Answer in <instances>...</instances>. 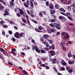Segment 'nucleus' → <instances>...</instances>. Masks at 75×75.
<instances>
[{"label":"nucleus","instance_id":"obj_1","mask_svg":"<svg viewBox=\"0 0 75 75\" xmlns=\"http://www.w3.org/2000/svg\"><path fill=\"white\" fill-rule=\"evenodd\" d=\"M61 34L62 36H63V40H66L69 38L70 35L68 33L65 32H63L61 33Z\"/></svg>","mask_w":75,"mask_h":75},{"label":"nucleus","instance_id":"obj_2","mask_svg":"<svg viewBox=\"0 0 75 75\" xmlns=\"http://www.w3.org/2000/svg\"><path fill=\"white\" fill-rule=\"evenodd\" d=\"M0 51L1 52L3 53V54H4V55L7 56V57H9L10 54H9L8 52L4 50L1 47H0Z\"/></svg>","mask_w":75,"mask_h":75},{"label":"nucleus","instance_id":"obj_3","mask_svg":"<svg viewBox=\"0 0 75 75\" xmlns=\"http://www.w3.org/2000/svg\"><path fill=\"white\" fill-rule=\"evenodd\" d=\"M32 48L33 51H34V49H35L37 52H38V53H40V52H41L40 50L38 48V47L37 46H32Z\"/></svg>","mask_w":75,"mask_h":75},{"label":"nucleus","instance_id":"obj_4","mask_svg":"<svg viewBox=\"0 0 75 75\" xmlns=\"http://www.w3.org/2000/svg\"><path fill=\"white\" fill-rule=\"evenodd\" d=\"M11 50L12 51H11V54H13V55H14V56H16V55H17V52H15L17 51V50H16L14 48H12L11 49Z\"/></svg>","mask_w":75,"mask_h":75},{"label":"nucleus","instance_id":"obj_5","mask_svg":"<svg viewBox=\"0 0 75 75\" xmlns=\"http://www.w3.org/2000/svg\"><path fill=\"white\" fill-rule=\"evenodd\" d=\"M48 53L50 54L51 56H54L55 55V52L54 50L49 51Z\"/></svg>","mask_w":75,"mask_h":75},{"label":"nucleus","instance_id":"obj_6","mask_svg":"<svg viewBox=\"0 0 75 75\" xmlns=\"http://www.w3.org/2000/svg\"><path fill=\"white\" fill-rule=\"evenodd\" d=\"M14 37L17 38H18V39H19V38H20V37L19 35V33L18 32H16L14 34Z\"/></svg>","mask_w":75,"mask_h":75},{"label":"nucleus","instance_id":"obj_7","mask_svg":"<svg viewBox=\"0 0 75 75\" xmlns=\"http://www.w3.org/2000/svg\"><path fill=\"white\" fill-rule=\"evenodd\" d=\"M17 9L19 10V13L20 14H21V15H23V14H24V12L23 10H21V9L19 8H18Z\"/></svg>","mask_w":75,"mask_h":75},{"label":"nucleus","instance_id":"obj_8","mask_svg":"<svg viewBox=\"0 0 75 75\" xmlns=\"http://www.w3.org/2000/svg\"><path fill=\"white\" fill-rule=\"evenodd\" d=\"M51 48L52 50H55V45L54 44H52L51 46H50L49 47V49H51Z\"/></svg>","mask_w":75,"mask_h":75},{"label":"nucleus","instance_id":"obj_9","mask_svg":"<svg viewBox=\"0 0 75 75\" xmlns=\"http://www.w3.org/2000/svg\"><path fill=\"white\" fill-rule=\"evenodd\" d=\"M50 10L51 14H52V15H54V14H55V11L52 9H50Z\"/></svg>","mask_w":75,"mask_h":75},{"label":"nucleus","instance_id":"obj_10","mask_svg":"<svg viewBox=\"0 0 75 75\" xmlns=\"http://www.w3.org/2000/svg\"><path fill=\"white\" fill-rule=\"evenodd\" d=\"M5 12L4 13V16H9V14H10V13L8 12V11H5Z\"/></svg>","mask_w":75,"mask_h":75},{"label":"nucleus","instance_id":"obj_11","mask_svg":"<svg viewBox=\"0 0 75 75\" xmlns=\"http://www.w3.org/2000/svg\"><path fill=\"white\" fill-rule=\"evenodd\" d=\"M49 7L51 9H54V5L52 3H50L49 4Z\"/></svg>","mask_w":75,"mask_h":75},{"label":"nucleus","instance_id":"obj_12","mask_svg":"<svg viewBox=\"0 0 75 75\" xmlns=\"http://www.w3.org/2000/svg\"><path fill=\"white\" fill-rule=\"evenodd\" d=\"M43 37L45 40L47 39V38H49V35L47 34L44 35H43Z\"/></svg>","mask_w":75,"mask_h":75},{"label":"nucleus","instance_id":"obj_13","mask_svg":"<svg viewBox=\"0 0 75 75\" xmlns=\"http://www.w3.org/2000/svg\"><path fill=\"white\" fill-rule=\"evenodd\" d=\"M40 52L42 54H45L46 53H47V52L44 50L41 49L40 50Z\"/></svg>","mask_w":75,"mask_h":75},{"label":"nucleus","instance_id":"obj_14","mask_svg":"<svg viewBox=\"0 0 75 75\" xmlns=\"http://www.w3.org/2000/svg\"><path fill=\"white\" fill-rule=\"evenodd\" d=\"M68 63H69V64L70 65H72V64H74V61H68Z\"/></svg>","mask_w":75,"mask_h":75},{"label":"nucleus","instance_id":"obj_15","mask_svg":"<svg viewBox=\"0 0 75 75\" xmlns=\"http://www.w3.org/2000/svg\"><path fill=\"white\" fill-rule=\"evenodd\" d=\"M66 45V43L64 42H61L60 43V45L62 46V47H64V45Z\"/></svg>","mask_w":75,"mask_h":75},{"label":"nucleus","instance_id":"obj_16","mask_svg":"<svg viewBox=\"0 0 75 75\" xmlns=\"http://www.w3.org/2000/svg\"><path fill=\"white\" fill-rule=\"evenodd\" d=\"M39 16H40V17H43V14L41 12H39Z\"/></svg>","mask_w":75,"mask_h":75},{"label":"nucleus","instance_id":"obj_17","mask_svg":"<svg viewBox=\"0 0 75 75\" xmlns=\"http://www.w3.org/2000/svg\"><path fill=\"white\" fill-rule=\"evenodd\" d=\"M4 8V7L2 6V5L0 3V10H3V9Z\"/></svg>","mask_w":75,"mask_h":75},{"label":"nucleus","instance_id":"obj_18","mask_svg":"<svg viewBox=\"0 0 75 75\" xmlns=\"http://www.w3.org/2000/svg\"><path fill=\"white\" fill-rule=\"evenodd\" d=\"M68 72L70 74H72V73L73 72V69H70L68 70Z\"/></svg>","mask_w":75,"mask_h":75},{"label":"nucleus","instance_id":"obj_19","mask_svg":"<svg viewBox=\"0 0 75 75\" xmlns=\"http://www.w3.org/2000/svg\"><path fill=\"white\" fill-rule=\"evenodd\" d=\"M56 61H57V59H56V58L53 59L52 61V63H53V64H55L56 63L55 62Z\"/></svg>","mask_w":75,"mask_h":75},{"label":"nucleus","instance_id":"obj_20","mask_svg":"<svg viewBox=\"0 0 75 75\" xmlns=\"http://www.w3.org/2000/svg\"><path fill=\"white\" fill-rule=\"evenodd\" d=\"M8 22H9V23H10L11 24L13 25V24H15V23L14 22H13L11 21L10 20H8Z\"/></svg>","mask_w":75,"mask_h":75},{"label":"nucleus","instance_id":"obj_21","mask_svg":"<svg viewBox=\"0 0 75 75\" xmlns=\"http://www.w3.org/2000/svg\"><path fill=\"white\" fill-rule=\"evenodd\" d=\"M8 22H9V23H10L11 24L13 25V24H15V23L14 22H13L11 21L10 20H8Z\"/></svg>","mask_w":75,"mask_h":75},{"label":"nucleus","instance_id":"obj_22","mask_svg":"<svg viewBox=\"0 0 75 75\" xmlns=\"http://www.w3.org/2000/svg\"><path fill=\"white\" fill-rule=\"evenodd\" d=\"M68 56L69 58H71V57H72V54L70 52H69L68 54Z\"/></svg>","mask_w":75,"mask_h":75},{"label":"nucleus","instance_id":"obj_23","mask_svg":"<svg viewBox=\"0 0 75 75\" xmlns=\"http://www.w3.org/2000/svg\"><path fill=\"white\" fill-rule=\"evenodd\" d=\"M55 7L57 9H58L59 8V5L58 4H55Z\"/></svg>","mask_w":75,"mask_h":75},{"label":"nucleus","instance_id":"obj_24","mask_svg":"<svg viewBox=\"0 0 75 75\" xmlns=\"http://www.w3.org/2000/svg\"><path fill=\"white\" fill-rule=\"evenodd\" d=\"M52 17L53 18L54 20H56L57 19V16L55 15H52Z\"/></svg>","mask_w":75,"mask_h":75},{"label":"nucleus","instance_id":"obj_25","mask_svg":"<svg viewBox=\"0 0 75 75\" xmlns=\"http://www.w3.org/2000/svg\"><path fill=\"white\" fill-rule=\"evenodd\" d=\"M53 25L55 27H56L57 25H59V24L58 23H53Z\"/></svg>","mask_w":75,"mask_h":75},{"label":"nucleus","instance_id":"obj_26","mask_svg":"<svg viewBox=\"0 0 75 75\" xmlns=\"http://www.w3.org/2000/svg\"><path fill=\"white\" fill-rule=\"evenodd\" d=\"M38 29L40 30H43V29H44V28H43V27H42V26H38Z\"/></svg>","mask_w":75,"mask_h":75},{"label":"nucleus","instance_id":"obj_27","mask_svg":"<svg viewBox=\"0 0 75 75\" xmlns=\"http://www.w3.org/2000/svg\"><path fill=\"white\" fill-rule=\"evenodd\" d=\"M59 11H63V12H65V9H64L63 8H60L59 9Z\"/></svg>","mask_w":75,"mask_h":75},{"label":"nucleus","instance_id":"obj_28","mask_svg":"<svg viewBox=\"0 0 75 75\" xmlns=\"http://www.w3.org/2000/svg\"><path fill=\"white\" fill-rule=\"evenodd\" d=\"M30 6L32 7H33L34 6V4L33 2L31 1H30Z\"/></svg>","mask_w":75,"mask_h":75},{"label":"nucleus","instance_id":"obj_29","mask_svg":"<svg viewBox=\"0 0 75 75\" xmlns=\"http://www.w3.org/2000/svg\"><path fill=\"white\" fill-rule=\"evenodd\" d=\"M66 16H67V17H68V16H71V15L70 13L69 12H67L66 13Z\"/></svg>","mask_w":75,"mask_h":75},{"label":"nucleus","instance_id":"obj_30","mask_svg":"<svg viewBox=\"0 0 75 75\" xmlns=\"http://www.w3.org/2000/svg\"><path fill=\"white\" fill-rule=\"evenodd\" d=\"M60 25L59 24V25H57L56 27L57 30H61V27L59 26Z\"/></svg>","mask_w":75,"mask_h":75},{"label":"nucleus","instance_id":"obj_31","mask_svg":"<svg viewBox=\"0 0 75 75\" xmlns=\"http://www.w3.org/2000/svg\"><path fill=\"white\" fill-rule=\"evenodd\" d=\"M47 31L48 33H51V28H48L47 29Z\"/></svg>","mask_w":75,"mask_h":75},{"label":"nucleus","instance_id":"obj_32","mask_svg":"<svg viewBox=\"0 0 75 75\" xmlns=\"http://www.w3.org/2000/svg\"><path fill=\"white\" fill-rule=\"evenodd\" d=\"M67 18H68V19L71 21H72L73 20L71 16H67Z\"/></svg>","mask_w":75,"mask_h":75},{"label":"nucleus","instance_id":"obj_33","mask_svg":"<svg viewBox=\"0 0 75 75\" xmlns=\"http://www.w3.org/2000/svg\"><path fill=\"white\" fill-rule=\"evenodd\" d=\"M24 34H25V33L23 32H22L21 33H20L19 34V36L21 37H23V35H24Z\"/></svg>","mask_w":75,"mask_h":75},{"label":"nucleus","instance_id":"obj_34","mask_svg":"<svg viewBox=\"0 0 75 75\" xmlns=\"http://www.w3.org/2000/svg\"><path fill=\"white\" fill-rule=\"evenodd\" d=\"M23 73H24V74H25L26 75L28 74V73H27V71H26L25 70H23Z\"/></svg>","mask_w":75,"mask_h":75},{"label":"nucleus","instance_id":"obj_35","mask_svg":"<svg viewBox=\"0 0 75 75\" xmlns=\"http://www.w3.org/2000/svg\"><path fill=\"white\" fill-rule=\"evenodd\" d=\"M49 25L51 27H52L53 28H54V24L52 23H51Z\"/></svg>","mask_w":75,"mask_h":75},{"label":"nucleus","instance_id":"obj_36","mask_svg":"<svg viewBox=\"0 0 75 75\" xmlns=\"http://www.w3.org/2000/svg\"><path fill=\"white\" fill-rule=\"evenodd\" d=\"M56 20L53 19H52L50 20V21L51 23H54V22H55V21H56Z\"/></svg>","mask_w":75,"mask_h":75},{"label":"nucleus","instance_id":"obj_37","mask_svg":"<svg viewBox=\"0 0 75 75\" xmlns=\"http://www.w3.org/2000/svg\"><path fill=\"white\" fill-rule=\"evenodd\" d=\"M14 5V3L12 1H11L10 3V6H11V7L13 6Z\"/></svg>","mask_w":75,"mask_h":75},{"label":"nucleus","instance_id":"obj_38","mask_svg":"<svg viewBox=\"0 0 75 75\" xmlns=\"http://www.w3.org/2000/svg\"><path fill=\"white\" fill-rule=\"evenodd\" d=\"M54 29L53 28H50V33H52V32H54Z\"/></svg>","mask_w":75,"mask_h":75},{"label":"nucleus","instance_id":"obj_39","mask_svg":"<svg viewBox=\"0 0 75 75\" xmlns=\"http://www.w3.org/2000/svg\"><path fill=\"white\" fill-rule=\"evenodd\" d=\"M23 4H24V6H25V7H27V8H28L29 6H28V5L27 4H26L25 3H24Z\"/></svg>","mask_w":75,"mask_h":75},{"label":"nucleus","instance_id":"obj_40","mask_svg":"<svg viewBox=\"0 0 75 75\" xmlns=\"http://www.w3.org/2000/svg\"><path fill=\"white\" fill-rule=\"evenodd\" d=\"M49 42L50 44H52L53 43V41H52V40H50Z\"/></svg>","mask_w":75,"mask_h":75},{"label":"nucleus","instance_id":"obj_41","mask_svg":"<svg viewBox=\"0 0 75 75\" xmlns=\"http://www.w3.org/2000/svg\"><path fill=\"white\" fill-rule=\"evenodd\" d=\"M64 17L63 16H59V18L60 20H62L63 19V18H64Z\"/></svg>","mask_w":75,"mask_h":75},{"label":"nucleus","instance_id":"obj_42","mask_svg":"<svg viewBox=\"0 0 75 75\" xmlns=\"http://www.w3.org/2000/svg\"><path fill=\"white\" fill-rule=\"evenodd\" d=\"M16 16L18 17H20V16H21V15H20V14L19 13H17Z\"/></svg>","mask_w":75,"mask_h":75},{"label":"nucleus","instance_id":"obj_43","mask_svg":"<svg viewBox=\"0 0 75 75\" xmlns=\"http://www.w3.org/2000/svg\"><path fill=\"white\" fill-rule=\"evenodd\" d=\"M35 31H37V32H38L39 33H41V31L38 30V28L35 29Z\"/></svg>","mask_w":75,"mask_h":75},{"label":"nucleus","instance_id":"obj_44","mask_svg":"<svg viewBox=\"0 0 75 75\" xmlns=\"http://www.w3.org/2000/svg\"><path fill=\"white\" fill-rule=\"evenodd\" d=\"M1 3H3V4H4V5H5V6H6V3L5 2H4V1H2V2Z\"/></svg>","mask_w":75,"mask_h":75},{"label":"nucleus","instance_id":"obj_45","mask_svg":"<svg viewBox=\"0 0 75 75\" xmlns=\"http://www.w3.org/2000/svg\"><path fill=\"white\" fill-rule=\"evenodd\" d=\"M12 41H13V42H16V39L14 38H13L12 39Z\"/></svg>","mask_w":75,"mask_h":75},{"label":"nucleus","instance_id":"obj_46","mask_svg":"<svg viewBox=\"0 0 75 75\" xmlns=\"http://www.w3.org/2000/svg\"><path fill=\"white\" fill-rule=\"evenodd\" d=\"M42 13L44 15H46V12L45 11H42Z\"/></svg>","mask_w":75,"mask_h":75},{"label":"nucleus","instance_id":"obj_47","mask_svg":"<svg viewBox=\"0 0 75 75\" xmlns=\"http://www.w3.org/2000/svg\"><path fill=\"white\" fill-rule=\"evenodd\" d=\"M44 50L47 51H48V50H49V48H48V47H46L44 48Z\"/></svg>","mask_w":75,"mask_h":75},{"label":"nucleus","instance_id":"obj_48","mask_svg":"<svg viewBox=\"0 0 75 75\" xmlns=\"http://www.w3.org/2000/svg\"><path fill=\"white\" fill-rule=\"evenodd\" d=\"M4 24V21H2L0 22V24L1 25H3Z\"/></svg>","mask_w":75,"mask_h":75},{"label":"nucleus","instance_id":"obj_49","mask_svg":"<svg viewBox=\"0 0 75 75\" xmlns=\"http://www.w3.org/2000/svg\"><path fill=\"white\" fill-rule=\"evenodd\" d=\"M62 20H64V21H67V18H65V17H64V16Z\"/></svg>","mask_w":75,"mask_h":75},{"label":"nucleus","instance_id":"obj_50","mask_svg":"<svg viewBox=\"0 0 75 75\" xmlns=\"http://www.w3.org/2000/svg\"><path fill=\"white\" fill-rule=\"evenodd\" d=\"M3 27L4 28H7V27H8V26L6 25H4L3 26Z\"/></svg>","mask_w":75,"mask_h":75},{"label":"nucleus","instance_id":"obj_51","mask_svg":"<svg viewBox=\"0 0 75 75\" xmlns=\"http://www.w3.org/2000/svg\"><path fill=\"white\" fill-rule=\"evenodd\" d=\"M75 3H73V4H71V7H75Z\"/></svg>","mask_w":75,"mask_h":75},{"label":"nucleus","instance_id":"obj_52","mask_svg":"<svg viewBox=\"0 0 75 75\" xmlns=\"http://www.w3.org/2000/svg\"><path fill=\"white\" fill-rule=\"evenodd\" d=\"M65 69L64 67H62L61 68V71H65Z\"/></svg>","mask_w":75,"mask_h":75},{"label":"nucleus","instance_id":"obj_53","mask_svg":"<svg viewBox=\"0 0 75 75\" xmlns=\"http://www.w3.org/2000/svg\"><path fill=\"white\" fill-rule=\"evenodd\" d=\"M41 66L42 67H46V65H45V64H41Z\"/></svg>","mask_w":75,"mask_h":75},{"label":"nucleus","instance_id":"obj_54","mask_svg":"<svg viewBox=\"0 0 75 75\" xmlns=\"http://www.w3.org/2000/svg\"><path fill=\"white\" fill-rule=\"evenodd\" d=\"M8 33H9V34H10L11 35V34H12L13 33L12 32V31L11 30H9L8 31Z\"/></svg>","mask_w":75,"mask_h":75},{"label":"nucleus","instance_id":"obj_55","mask_svg":"<svg viewBox=\"0 0 75 75\" xmlns=\"http://www.w3.org/2000/svg\"><path fill=\"white\" fill-rule=\"evenodd\" d=\"M26 3L28 5H30V2H29V1H27Z\"/></svg>","mask_w":75,"mask_h":75},{"label":"nucleus","instance_id":"obj_56","mask_svg":"<svg viewBox=\"0 0 75 75\" xmlns=\"http://www.w3.org/2000/svg\"><path fill=\"white\" fill-rule=\"evenodd\" d=\"M46 47H50V45L48 43H46Z\"/></svg>","mask_w":75,"mask_h":75},{"label":"nucleus","instance_id":"obj_57","mask_svg":"<svg viewBox=\"0 0 75 75\" xmlns=\"http://www.w3.org/2000/svg\"><path fill=\"white\" fill-rule=\"evenodd\" d=\"M45 68L46 69H50V67H49V66H46Z\"/></svg>","mask_w":75,"mask_h":75},{"label":"nucleus","instance_id":"obj_58","mask_svg":"<svg viewBox=\"0 0 75 75\" xmlns=\"http://www.w3.org/2000/svg\"><path fill=\"white\" fill-rule=\"evenodd\" d=\"M62 64V65L65 66L66 65H67V63H66V62H64V63H63Z\"/></svg>","mask_w":75,"mask_h":75},{"label":"nucleus","instance_id":"obj_59","mask_svg":"<svg viewBox=\"0 0 75 75\" xmlns=\"http://www.w3.org/2000/svg\"><path fill=\"white\" fill-rule=\"evenodd\" d=\"M22 20L23 22V23H26V21H25V19L22 18Z\"/></svg>","mask_w":75,"mask_h":75},{"label":"nucleus","instance_id":"obj_60","mask_svg":"<svg viewBox=\"0 0 75 75\" xmlns=\"http://www.w3.org/2000/svg\"><path fill=\"white\" fill-rule=\"evenodd\" d=\"M70 68H69V67H66V69L67 71H68V70H69V69H70Z\"/></svg>","mask_w":75,"mask_h":75},{"label":"nucleus","instance_id":"obj_61","mask_svg":"<svg viewBox=\"0 0 75 75\" xmlns=\"http://www.w3.org/2000/svg\"><path fill=\"white\" fill-rule=\"evenodd\" d=\"M67 44H72V42L71 41H69L67 42Z\"/></svg>","mask_w":75,"mask_h":75},{"label":"nucleus","instance_id":"obj_62","mask_svg":"<svg viewBox=\"0 0 75 75\" xmlns=\"http://www.w3.org/2000/svg\"><path fill=\"white\" fill-rule=\"evenodd\" d=\"M68 8L69 9V10H71V7L70 6H68Z\"/></svg>","mask_w":75,"mask_h":75},{"label":"nucleus","instance_id":"obj_63","mask_svg":"<svg viewBox=\"0 0 75 75\" xmlns=\"http://www.w3.org/2000/svg\"><path fill=\"white\" fill-rule=\"evenodd\" d=\"M27 11L28 14H30V11L29 10H27Z\"/></svg>","mask_w":75,"mask_h":75},{"label":"nucleus","instance_id":"obj_64","mask_svg":"<svg viewBox=\"0 0 75 75\" xmlns=\"http://www.w3.org/2000/svg\"><path fill=\"white\" fill-rule=\"evenodd\" d=\"M31 41L32 43H35V40L34 39L32 40Z\"/></svg>","mask_w":75,"mask_h":75}]
</instances>
